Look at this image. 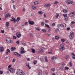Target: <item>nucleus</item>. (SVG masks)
Here are the masks:
<instances>
[{"label":"nucleus","mask_w":75,"mask_h":75,"mask_svg":"<svg viewBox=\"0 0 75 75\" xmlns=\"http://www.w3.org/2000/svg\"><path fill=\"white\" fill-rule=\"evenodd\" d=\"M59 14L58 13H56V18H58V17H59Z\"/></svg>","instance_id":"27"},{"label":"nucleus","mask_w":75,"mask_h":75,"mask_svg":"<svg viewBox=\"0 0 75 75\" xmlns=\"http://www.w3.org/2000/svg\"><path fill=\"white\" fill-rule=\"evenodd\" d=\"M25 53V51H24V49L23 47H21V52H20V54H24Z\"/></svg>","instance_id":"8"},{"label":"nucleus","mask_w":75,"mask_h":75,"mask_svg":"<svg viewBox=\"0 0 75 75\" xmlns=\"http://www.w3.org/2000/svg\"><path fill=\"white\" fill-rule=\"evenodd\" d=\"M64 69L65 70H68V69H69V68L66 67L64 68Z\"/></svg>","instance_id":"33"},{"label":"nucleus","mask_w":75,"mask_h":75,"mask_svg":"<svg viewBox=\"0 0 75 75\" xmlns=\"http://www.w3.org/2000/svg\"><path fill=\"white\" fill-rule=\"evenodd\" d=\"M6 73L7 74H9V72L8 71H6Z\"/></svg>","instance_id":"63"},{"label":"nucleus","mask_w":75,"mask_h":75,"mask_svg":"<svg viewBox=\"0 0 75 75\" xmlns=\"http://www.w3.org/2000/svg\"><path fill=\"white\" fill-rule=\"evenodd\" d=\"M16 62V59H13V60H12V62Z\"/></svg>","instance_id":"42"},{"label":"nucleus","mask_w":75,"mask_h":75,"mask_svg":"<svg viewBox=\"0 0 75 75\" xmlns=\"http://www.w3.org/2000/svg\"><path fill=\"white\" fill-rule=\"evenodd\" d=\"M32 52L33 53H34L35 52V50L34 49H31Z\"/></svg>","instance_id":"22"},{"label":"nucleus","mask_w":75,"mask_h":75,"mask_svg":"<svg viewBox=\"0 0 75 75\" xmlns=\"http://www.w3.org/2000/svg\"><path fill=\"white\" fill-rule=\"evenodd\" d=\"M61 26V25L60 24H58L57 25V26L58 28H59V27H60Z\"/></svg>","instance_id":"40"},{"label":"nucleus","mask_w":75,"mask_h":75,"mask_svg":"<svg viewBox=\"0 0 75 75\" xmlns=\"http://www.w3.org/2000/svg\"><path fill=\"white\" fill-rule=\"evenodd\" d=\"M63 68H64V66H62L60 67V69H63Z\"/></svg>","instance_id":"35"},{"label":"nucleus","mask_w":75,"mask_h":75,"mask_svg":"<svg viewBox=\"0 0 75 75\" xmlns=\"http://www.w3.org/2000/svg\"><path fill=\"white\" fill-rule=\"evenodd\" d=\"M69 64L70 67H72V63H71V62H70Z\"/></svg>","instance_id":"60"},{"label":"nucleus","mask_w":75,"mask_h":75,"mask_svg":"<svg viewBox=\"0 0 75 75\" xmlns=\"http://www.w3.org/2000/svg\"><path fill=\"white\" fill-rule=\"evenodd\" d=\"M13 39H14V40H15V39H16V37L15 36H13Z\"/></svg>","instance_id":"50"},{"label":"nucleus","mask_w":75,"mask_h":75,"mask_svg":"<svg viewBox=\"0 0 75 75\" xmlns=\"http://www.w3.org/2000/svg\"><path fill=\"white\" fill-rule=\"evenodd\" d=\"M0 51L3 52L4 51V48L3 46H0Z\"/></svg>","instance_id":"12"},{"label":"nucleus","mask_w":75,"mask_h":75,"mask_svg":"<svg viewBox=\"0 0 75 75\" xmlns=\"http://www.w3.org/2000/svg\"><path fill=\"white\" fill-rule=\"evenodd\" d=\"M1 33H4V31L3 30H2L1 31Z\"/></svg>","instance_id":"55"},{"label":"nucleus","mask_w":75,"mask_h":75,"mask_svg":"<svg viewBox=\"0 0 75 75\" xmlns=\"http://www.w3.org/2000/svg\"><path fill=\"white\" fill-rule=\"evenodd\" d=\"M43 16L44 17H45V18H46L47 17V16H46V15L45 14V13H44L43 15Z\"/></svg>","instance_id":"56"},{"label":"nucleus","mask_w":75,"mask_h":75,"mask_svg":"<svg viewBox=\"0 0 75 75\" xmlns=\"http://www.w3.org/2000/svg\"><path fill=\"white\" fill-rule=\"evenodd\" d=\"M50 6V4H46L45 5V7H49Z\"/></svg>","instance_id":"16"},{"label":"nucleus","mask_w":75,"mask_h":75,"mask_svg":"<svg viewBox=\"0 0 75 75\" xmlns=\"http://www.w3.org/2000/svg\"><path fill=\"white\" fill-rule=\"evenodd\" d=\"M38 13L39 14H42V11H39L38 12Z\"/></svg>","instance_id":"30"},{"label":"nucleus","mask_w":75,"mask_h":75,"mask_svg":"<svg viewBox=\"0 0 75 75\" xmlns=\"http://www.w3.org/2000/svg\"><path fill=\"white\" fill-rule=\"evenodd\" d=\"M40 61H43V58L42 57H41L40 58Z\"/></svg>","instance_id":"57"},{"label":"nucleus","mask_w":75,"mask_h":75,"mask_svg":"<svg viewBox=\"0 0 75 75\" xmlns=\"http://www.w3.org/2000/svg\"><path fill=\"white\" fill-rule=\"evenodd\" d=\"M58 1H56L55 2H54V4H58Z\"/></svg>","instance_id":"59"},{"label":"nucleus","mask_w":75,"mask_h":75,"mask_svg":"<svg viewBox=\"0 0 75 75\" xmlns=\"http://www.w3.org/2000/svg\"><path fill=\"white\" fill-rule=\"evenodd\" d=\"M63 16L64 17H67V14H64Z\"/></svg>","instance_id":"31"},{"label":"nucleus","mask_w":75,"mask_h":75,"mask_svg":"<svg viewBox=\"0 0 75 75\" xmlns=\"http://www.w3.org/2000/svg\"><path fill=\"white\" fill-rule=\"evenodd\" d=\"M45 59L46 62H48V58H47V57H45Z\"/></svg>","instance_id":"25"},{"label":"nucleus","mask_w":75,"mask_h":75,"mask_svg":"<svg viewBox=\"0 0 75 75\" xmlns=\"http://www.w3.org/2000/svg\"><path fill=\"white\" fill-rule=\"evenodd\" d=\"M44 24H45V23L44 22H42L41 23V25H42L43 26V25H44Z\"/></svg>","instance_id":"47"},{"label":"nucleus","mask_w":75,"mask_h":75,"mask_svg":"<svg viewBox=\"0 0 75 75\" xmlns=\"http://www.w3.org/2000/svg\"><path fill=\"white\" fill-rule=\"evenodd\" d=\"M22 45H24V46L26 45V44H25V43H22Z\"/></svg>","instance_id":"61"},{"label":"nucleus","mask_w":75,"mask_h":75,"mask_svg":"<svg viewBox=\"0 0 75 75\" xmlns=\"http://www.w3.org/2000/svg\"><path fill=\"white\" fill-rule=\"evenodd\" d=\"M38 75H42V71L40 70L38 71Z\"/></svg>","instance_id":"18"},{"label":"nucleus","mask_w":75,"mask_h":75,"mask_svg":"<svg viewBox=\"0 0 75 75\" xmlns=\"http://www.w3.org/2000/svg\"><path fill=\"white\" fill-rule=\"evenodd\" d=\"M16 43L17 44H19V43H20V41H18L16 42Z\"/></svg>","instance_id":"48"},{"label":"nucleus","mask_w":75,"mask_h":75,"mask_svg":"<svg viewBox=\"0 0 75 75\" xmlns=\"http://www.w3.org/2000/svg\"><path fill=\"white\" fill-rule=\"evenodd\" d=\"M66 3H67V4H70L73 5L75 4V2H74L73 1H71L70 0H68L67 1H66Z\"/></svg>","instance_id":"4"},{"label":"nucleus","mask_w":75,"mask_h":75,"mask_svg":"<svg viewBox=\"0 0 75 75\" xmlns=\"http://www.w3.org/2000/svg\"><path fill=\"white\" fill-rule=\"evenodd\" d=\"M75 15V12H72L69 13V16L70 17H73Z\"/></svg>","instance_id":"10"},{"label":"nucleus","mask_w":75,"mask_h":75,"mask_svg":"<svg viewBox=\"0 0 75 75\" xmlns=\"http://www.w3.org/2000/svg\"><path fill=\"white\" fill-rule=\"evenodd\" d=\"M13 54L15 55H17L18 56V57H21V54H19L17 52H13Z\"/></svg>","instance_id":"9"},{"label":"nucleus","mask_w":75,"mask_h":75,"mask_svg":"<svg viewBox=\"0 0 75 75\" xmlns=\"http://www.w3.org/2000/svg\"><path fill=\"white\" fill-rule=\"evenodd\" d=\"M55 38L56 40H58L59 38V37L58 36H56L55 37Z\"/></svg>","instance_id":"34"},{"label":"nucleus","mask_w":75,"mask_h":75,"mask_svg":"<svg viewBox=\"0 0 75 75\" xmlns=\"http://www.w3.org/2000/svg\"><path fill=\"white\" fill-rule=\"evenodd\" d=\"M69 58V56L68 55H67L65 57V59H68Z\"/></svg>","instance_id":"28"},{"label":"nucleus","mask_w":75,"mask_h":75,"mask_svg":"<svg viewBox=\"0 0 75 75\" xmlns=\"http://www.w3.org/2000/svg\"><path fill=\"white\" fill-rule=\"evenodd\" d=\"M20 20V17H17L16 20V21L17 23H18V21H19V20Z\"/></svg>","instance_id":"17"},{"label":"nucleus","mask_w":75,"mask_h":75,"mask_svg":"<svg viewBox=\"0 0 75 75\" xmlns=\"http://www.w3.org/2000/svg\"><path fill=\"white\" fill-rule=\"evenodd\" d=\"M25 64H26V66H27V67H28V66H29V63H26Z\"/></svg>","instance_id":"36"},{"label":"nucleus","mask_w":75,"mask_h":75,"mask_svg":"<svg viewBox=\"0 0 75 75\" xmlns=\"http://www.w3.org/2000/svg\"><path fill=\"white\" fill-rule=\"evenodd\" d=\"M33 64H37V61H34L33 62Z\"/></svg>","instance_id":"53"},{"label":"nucleus","mask_w":75,"mask_h":75,"mask_svg":"<svg viewBox=\"0 0 75 75\" xmlns=\"http://www.w3.org/2000/svg\"><path fill=\"white\" fill-rule=\"evenodd\" d=\"M32 8L33 9V10H35V8H36V7L32 6Z\"/></svg>","instance_id":"45"},{"label":"nucleus","mask_w":75,"mask_h":75,"mask_svg":"<svg viewBox=\"0 0 75 75\" xmlns=\"http://www.w3.org/2000/svg\"><path fill=\"white\" fill-rule=\"evenodd\" d=\"M71 23L72 24H75V22L74 21H72L71 22Z\"/></svg>","instance_id":"51"},{"label":"nucleus","mask_w":75,"mask_h":75,"mask_svg":"<svg viewBox=\"0 0 75 75\" xmlns=\"http://www.w3.org/2000/svg\"><path fill=\"white\" fill-rule=\"evenodd\" d=\"M57 57H55L54 56H53V57L51 58V59L53 60L55 59H57Z\"/></svg>","instance_id":"24"},{"label":"nucleus","mask_w":75,"mask_h":75,"mask_svg":"<svg viewBox=\"0 0 75 75\" xmlns=\"http://www.w3.org/2000/svg\"><path fill=\"white\" fill-rule=\"evenodd\" d=\"M16 20L14 18L11 19V21H16Z\"/></svg>","instance_id":"23"},{"label":"nucleus","mask_w":75,"mask_h":75,"mask_svg":"<svg viewBox=\"0 0 75 75\" xmlns=\"http://www.w3.org/2000/svg\"><path fill=\"white\" fill-rule=\"evenodd\" d=\"M58 31H59V29H56L55 30L56 33H58Z\"/></svg>","instance_id":"37"},{"label":"nucleus","mask_w":75,"mask_h":75,"mask_svg":"<svg viewBox=\"0 0 75 75\" xmlns=\"http://www.w3.org/2000/svg\"><path fill=\"white\" fill-rule=\"evenodd\" d=\"M16 48L14 47V48H13V47H12L11 48V51H15V50H16Z\"/></svg>","instance_id":"19"},{"label":"nucleus","mask_w":75,"mask_h":75,"mask_svg":"<svg viewBox=\"0 0 75 75\" xmlns=\"http://www.w3.org/2000/svg\"><path fill=\"white\" fill-rule=\"evenodd\" d=\"M45 25L46 27H47V28H50V26L48 25L45 24Z\"/></svg>","instance_id":"32"},{"label":"nucleus","mask_w":75,"mask_h":75,"mask_svg":"<svg viewBox=\"0 0 75 75\" xmlns=\"http://www.w3.org/2000/svg\"><path fill=\"white\" fill-rule=\"evenodd\" d=\"M6 25L7 27H8L10 25L9 22H6Z\"/></svg>","instance_id":"20"},{"label":"nucleus","mask_w":75,"mask_h":75,"mask_svg":"<svg viewBox=\"0 0 75 75\" xmlns=\"http://www.w3.org/2000/svg\"><path fill=\"white\" fill-rule=\"evenodd\" d=\"M74 37V33L73 32H71L69 35V38L70 39L72 40V39H73Z\"/></svg>","instance_id":"3"},{"label":"nucleus","mask_w":75,"mask_h":75,"mask_svg":"<svg viewBox=\"0 0 75 75\" xmlns=\"http://www.w3.org/2000/svg\"><path fill=\"white\" fill-rule=\"evenodd\" d=\"M8 70L12 74H14V73H15V70L14 69L11 68L9 69Z\"/></svg>","instance_id":"5"},{"label":"nucleus","mask_w":75,"mask_h":75,"mask_svg":"<svg viewBox=\"0 0 75 75\" xmlns=\"http://www.w3.org/2000/svg\"><path fill=\"white\" fill-rule=\"evenodd\" d=\"M63 11L64 13H67V12H68V11L66 9H63Z\"/></svg>","instance_id":"29"},{"label":"nucleus","mask_w":75,"mask_h":75,"mask_svg":"<svg viewBox=\"0 0 75 75\" xmlns=\"http://www.w3.org/2000/svg\"><path fill=\"white\" fill-rule=\"evenodd\" d=\"M61 41L62 42H64L65 41V39H62L61 40Z\"/></svg>","instance_id":"41"},{"label":"nucleus","mask_w":75,"mask_h":75,"mask_svg":"<svg viewBox=\"0 0 75 75\" xmlns=\"http://www.w3.org/2000/svg\"><path fill=\"white\" fill-rule=\"evenodd\" d=\"M6 42L8 44L10 43V42H11V40H10V39L9 38H7L6 39Z\"/></svg>","instance_id":"13"},{"label":"nucleus","mask_w":75,"mask_h":75,"mask_svg":"<svg viewBox=\"0 0 75 75\" xmlns=\"http://www.w3.org/2000/svg\"><path fill=\"white\" fill-rule=\"evenodd\" d=\"M16 35L17 38H19L21 36V35L20 33V32H17L16 34Z\"/></svg>","instance_id":"6"},{"label":"nucleus","mask_w":75,"mask_h":75,"mask_svg":"<svg viewBox=\"0 0 75 75\" xmlns=\"http://www.w3.org/2000/svg\"><path fill=\"white\" fill-rule=\"evenodd\" d=\"M11 65H9L8 66V68H11Z\"/></svg>","instance_id":"64"},{"label":"nucleus","mask_w":75,"mask_h":75,"mask_svg":"<svg viewBox=\"0 0 75 75\" xmlns=\"http://www.w3.org/2000/svg\"><path fill=\"white\" fill-rule=\"evenodd\" d=\"M8 17H11V15H10V14L9 13H8L6 15L5 18H7Z\"/></svg>","instance_id":"14"},{"label":"nucleus","mask_w":75,"mask_h":75,"mask_svg":"<svg viewBox=\"0 0 75 75\" xmlns=\"http://www.w3.org/2000/svg\"><path fill=\"white\" fill-rule=\"evenodd\" d=\"M3 71H0V74H3Z\"/></svg>","instance_id":"62"},{"label":"nucleus","mask_w":75,"mask_h":75,"mask_svg":"<svg viewBox=\"0 0 75 75\" xmlns=\"http://www.w3.org/2000/svg\"><path fill=\"white\" fill-rule=\"evenodd\" d=\"M42 31L43 32V33H46V32H47V30L45 29H42Z\"/></svg>","instance_id":"26"},{"label":"nucleus","mask_w":75,"mask_h":75,"mask_svg":"<svg viewBox=\"0 0 75 75\" xmlns=\"http://www.w3.org/2000/svg\"><path fill=\"white\" fill-rule=\"evenodd\" d=\"M46 35H47V36H50V35H51V34H48L47 33H46Z\"/></svg>","instance_id":"46"},{"label":"nucleus","mask_w":75,"mask_h":75,"mask_svg":"<svg viewBox=\"0 0 75 75\" xmlns=\"http://www.w3.org/2000/svg\"><path fill=\"white\" fill-rule=\"evenodd\" d=\"M55 25V23H53L52 24V27H54V26Z\"/></svg>","instance_id":"43"},{"label":"nucleus","mask_w":75,"mask_h":75,"mask_svg":"<svg viewBox=\"0 0 75 75\" xmlns=\"http://www.w3.org/2000/svg\"><path fill=\"white\" fill-rule=\"evenodd\" d=\"M16 74L19 75H25V74L24 72L21 71V70L20 69L17 70V72Z\"/></svg>","instance_id":"1"},{"label":"nucleus","mask_w":75,"mask_h":75,"mask_svg":"<svg viewBox=\"0 0 75 75\" xmlns=\"http://www.w3.org/2000/svg\"><path fill=\"white\" fill-rule=\"evenodd\" d=\"M38 4V1H35L34 2V4L35 5V4Z\"/></svg>","instance_id":"39"},{"label":"nucleus","mask_w":75,"mask_h":75,"mask_svg":"<svg viewBox=\"0 0 75 75\" xmlns=\"http://www.w3.org/2000/svg\"><path fill=\"white\" fill-rule=\"evenodd\" d=\"M11 30L12 31H13V30H14V28L13 27H12L11 28Z\"/></svg>","instance_id":"58"},{"label":"nucleus","mask_w":75,"mask_h":75,"mask_svg":"<svg viewBox=\"0 0 75 75\" xmlns=\"http://www.w3.org/2000/svg\"><path fill=\"white\" fill-rule=\"evenodd\" d=\"M61 27H66V24L64 23L61 24Z\"/></svg>","instance_id":"21"},{"label":"nucleus","mask_w":75,"mask_h":75,"mask_svg":"<svg viewBox=\"0 0 75 75\" xmlns=\"http://www.w3.org/2000/svg\"><path fill=\"white\" fill-rule=\"evenodd\" d=\"M30 37H33L34 35H33V34L31 33L30 34Z\"/></svg>","instance_id":"38"},{"label":"nucleus","mask_w":75,"mask_h":75,"mask_svg":"<svg viewBox=\"0 0 75 75\" xmlns=\"http://www.w3.org/2000/svg\"><path fill=\"white\" fill-rule=\"evenodd\" d=\"M25 24L26 25H28V23L27 22H26L25 23Z\"/></svg>","instance_id":"49"},{"label":"nucleus","mask_w":75,"mask_h":75,"mask_svg":"<svg viewBox=\"0 0 75 75\" xmlns=\"http://www.w3.org/2000/svg\"><path fill=\"white\" fill-rule=\"evenodd\" d=\"M28 23L30 25H34V22L33 21H29Z\"/></svg>","instance_id":"11"},{"label":"nucleus","mask_w":75,"mask_h":75,"mask_svg":"<svg viewBox=\"0 0 75 75\" xmlns=\"http://www.w3.org/2000/svg\"><path fill=\"white\" fill-rule=\"evenodd\" d=\"M43 50H44V47H41L40 49L39 50V51H38V53L39 54H40L41 53V52H44Z\"/></svg>","instance_id":"7"},{"label":"nucleus","mask_w":75,"mask_h":75,"mask_svg":"<svg viewBox=\"0 0 75 75\" xmlns=\"http://www.w3.org/2000/svg\"><path fill=\"white\" fill-rule=\"evenodd\" d=\"M6 51L7 52H10V50H9V49H7Z\"/></svg>","instance_id":"54"},{"label":"nucleus","mask_w":75,"mask_h":75,"mask_svg":"<svg viewBox=\"0 0 75 75\" xmlns=\"http://www.w3.org/2000/svg\"><path fill=\"white\" fill-rule=\"evenodd\" d=\"M27 60L28 61H30V59L29 58H27Z\"/></svg>","instance_id":"44"},{"label":"nucleus","mask_w":75,"mask_h":75,"mask_svg":"<svg viewBox=\"0 0 75 75\" xmlns=\"http://www.w3.org/2000/svg\"><path fill=\"white\" fill-rule=\"evenodd\" d=\"M59 48L60 51H62L63 50H65V47L63 45L61 44L60 46L59 47Z\"/></svg>","instance_id":"2"},{"label":"nucleus","mask_w":75,"mask_h":75,"mask_svg":"<svg viewBox=\"0 0 75 75\" xmlns=\"http://www.w3.org/2000/svg\"><path fill=\"white\" fill-rule=\"evenodd\" d=\"M51 70L52 71H55V69L54 68H52V69Z\"/></svg>","instance_id":"52"},{"label":"nucleus","mask_w":75,"mask_h":75,"mask_svg":"<svg viewBox=\"0 0 75 75\" xmlns=\"http://www.w3.org/2000/svg\"><path fill=\"white\" fill-rule=\"evenodd\" d=\"M71 55H73V57H72L73 59H75V54H74V53H72Z\"/></svg>","instance_id":"15"}]
</instances>
